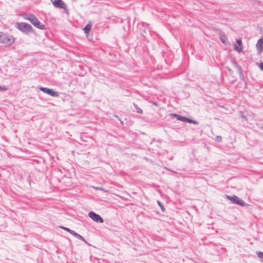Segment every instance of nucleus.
I'll return each mask as SVG.
<instances>
[{
	"label": "nucleus",
	"instance_id": "nucleus-1",
	"mask_svg": "<svg viewBox=\"0 0 263 263\" xmlns=\"http://www.w3.org/2000/svg\"><path fill=\"white\" fill-rule=\"evenodd\" d=\"M15 41L12 35L0 32V43L6 45H11Z\"/></svg>",
	"mask_w": 263,
	"mask_h": 263
},
{
	"label": "nucleus",
	"instance_id": "nucleus-2",
	"mask_svg": "<svg viewBox=\"0 0 263 263\" xmlns=\"http://www.w3.org/2000/svg\"><path fill=\"white\" fill-rule=\"evenodd\" d=\"M15 27L21 31L25 33H27L33 31L32 27L29 24L26 23H16L15 24Z\"/></svg>",
	"mask_w": 263,
	"mask_h": 263
},
{
	"label": "nucleus",
	"instance_id": "nucleus-3",
	"mask_svg": "<svg viewBox=\"0 0 263 263\" xmlns=\"http://www.w3.org/2000/svg\"><path fill=\"white\" fill-rule=\"evenodd\" d=\"M24 18L29 21L35 27L40 29H45V26L42 24L37 18L33 15L30 14L26 17H24Z\"/></svg>",
	"mask_w": 263,
	"mask_h": 263
},
{
	"label": "nucleus",
	"instance_id": "nucleus-4",
	"mask_svg": "<svg viewBox=\"0 0 263 263\" xmlns=\"http://www.w3.org/2000/svg\"><path fill=\"white\" fill-rule=\"evenodd\" d=\"M226 198L230 200L233 203L236 204L241 206L245 205V202L236 196L234 195L233 196H230L229 195H227Z\"/></svg>",
	"mask_w": 263,
	"mask_h": 263
},
{
	"label": "nucleus",
	"instance_id": "nucleus-5",
	"mask_svg": "<svg viewBox=\"0 0 263 263\" xmlns=\"http://www.w3.org/2000/svg\"><path fill=\"white\" fill-rule=\"evenodd\" d=\"M88 216L96 222L100 223H103L104 222L102 218L99 215L93 212H89L88 213Z\"/></svg>",
	"mask_w": 263,
	"mask_h": 263
},
{
	"label": "nucleus",
	"instance_id": "nucleus-6",
	"mask_svg": "<svg viewBox=\"0 0 263 263\" xmlns=\"http://www.w3.org/2000/svg\"><path fill=\"white\" fill-rule=\"evenodd\" d=\"M40 90L42 91L43 92L48 94L49 95H50L52 97H58L59 96L58 92L53 91L52 89L45 88V87H40Z\"/></svg>",
	"mask_w": 263,
	"mask_h": 263
},
{
	"label": "nucleus",
	"instance_id": "nucleus-7",
	"mask_svg": "<svg viewBox=\"0 0 263 263\" xmlns=\"http://www.w3.org/2000/svg\"><path fill=\"white\" fill-rule=\"evenodd\" d=\"M52 4L55 7L66 10V5L62 0H54Z\"/></svg>",
	"mask_w": 263,
	"mask_h": 263
},
{
	"label": "nucleus",
	"instance_id": "nucleus-8",
	"mask_svg": "<svg viewBox=\"0 0 263 263\" xmlns=\"http://www.w3.org/2000/svg\"><path fill=\"white\" fill-rule=\"evenodd\" d=\"M172 116L176 117L178 120L182 121V122H188L190 123H196V122L193 121V120L189 119L185 117L179 116V115H178L176 114H173Z\"/></svg>",
	"mask_w": 263,
	"mask_h": 263
},
{
	"label": "nucleus",
	"instance_id": "nucleus-9",
	"mask_svg": "<svg viewBox=\"0 0 263 263\" xmlns=\"http://www.w3.org/2000/svg\"><path fill=\"white\" fill-rule=\"evenodd\" d=\"M235 49L238 52H240L242 51V44L241 39H238L235 45Z\"/></svg>",
	"mask_w": 263,
	"mask_h": 263
},
{
	"label": "nucleus",
	"instance_id": "nucleus-10",
	"mask_svg": "<svg viewBox=\"0 0 263 263\" xmlns=\"http://www.w3.org/2000/svg\"><path fill=\"white\" fill-rule=\"evenodd\" d=\"M256 47L258 53H261L263 50V39H260L258 40L257 43L256 44Z\"/></svg>",
	"mask_w": 263,
	"mask_h": 263
},
{
	"label": "nucleus",
	"instance_id": "nucleus-11",
	"mask_svg": "<svg viewBox=\"0 0 263 263\" xmlns=\"http://www.w3.org/2000/svg\"><path fill=\"white\" fill-rule=\"evenodd\" d=\"M91 28V25L90 24H88L86 25V26L83 28V31L86 34H88L89 31H90Z\"/></svg>",
	"mask_w": 263,
	"mask_h": 263
},
{
	"label": "nucleus",
	"instance_id": "nucleus-12",
	"mask_svg": "<svg viewBox=\"0 0 263 263\" xmlns=\"http://www.w3.org/2000/svg\"><path fill=\"white\" fill-rule=\"evenodd\" d=\"M72 235L73 236H74L75 237H76L77 238L79 239L82 240L83 241L86 242L84 238L82 236H81L77 233L75 232L74 231H73V232H72Z\"/></svg>",
	"mask_w": 263,
	"mask_h": 263
},
{
	"label": "nucleus",
	"instance_id": "nucleus-13",
	"mask_svg": "<svg viewBox=\"0 0 263 263\" xmlns=\"http://www.w3.org/2000/svg\"><path fill=\"white\" fill-rule=\"evenodd\" d=\"M61 228L63 229V230L66 231L67 232H69V233H70L71 234H72V232H73V230L68 228H66V227H61Z\"/></svg>",
	"mask_w": 263,
	"mask_h": 263
},
{
	"label": "nucleus",
	"instance_id": "nucleus-14",
	"mask_svg": "<svg viewBox=\"0 0 263 263\" xmlns=\"http://www.w3.org/2000/svg\"><path fill=\"white\" fill-rule=\"evenodd\" d=\"M257 256L259 258L261 259V261H263V252H259L257 253Z\"/></svg>",
	"mask_w": 263,
	"mask_h": 263
},
{
	"label": "nucleus",
	"instance_id": "nucleus-15",
	"mask_svg": "<svg viewBox=\"0 0 263 263\" xmlns=\"http://www.w3.org/2000/svg\"><path fill=\"white\" fill-rule=\"evenodd\" d=\"M157 202H158V204H159V205L160 206V208L162 209V210L163 211H164V208L163 205L161 203V202L159 201H158Z\"/></svg>",
	"mask_w": 263,
	"mask_h": 263
},
{
	"label": "nucleus",
	"instance_id": "nucleus-16",
	"mask_svg": "<svg viewBox=\"0 0 263 263\" xmlns=\"http://www.w3.org/2000/svg\"><path fill=\"white\" fill-rule=\"evenodd\" d=\"M259 68L263 71V62H261L259 65Z\"/></svg>",
	"mask_w": 263,
	"mask_h": 263
},
{
	"label": "nucleus",
	"instance_id": "nucleus-17",
	"mask_svg": "<svg viewBox=\"0 0 263 263\" xmlns=\"http://www.w3.org/2000/svg\"><path fill=\"white\" fill-rule=\"evenodd\" d=\"M7 88L5 87H0V90L5 91L6 90Z\"/></svg>",
	"mask_w": 263,
	"mask_h": 263
},
{
	"label": "nucleus",
	"instance_id": "nucleus-18",
	"mask_svg": "<svg viewBox=\"0 0 263 263\" xmlns=\"http://www.w3.org/2000/svg\"><path fill=\"white\" fill-rule=\"evenodd\" d=\"M95 189L96 190H101V191H104V190L102 188H101V187H95Z\"/></svg>",
	"mask_w": 263,
	"mask_h": 263
},
{
	"label": "nucleus",
	"instance_id": "nucleus-19",
	"mask_svg": "<svg viewBox=\"0 0 263 263\" xmlns=\"http://www.w3.org/2000/svg\"><path fill=\"white\" fill-rule=\"evenodd\" d=\"M221 41H222L223 43H225V42H224V40H221Z\"/></svg>",
	"mask_w": 263,
	"mask_h": 263
}]
</instances>
